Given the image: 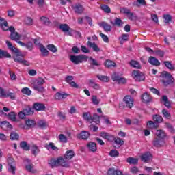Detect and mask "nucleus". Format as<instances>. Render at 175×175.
<instances>
[{"mask_svg":"<svg viewBox=\"0 0 175 175\" xmlns=\"http://www.w3.org/2000/svg\"><path fill=\"white\" fill-rule=\"evenodd\" d=\"M156 136L159 139H155L153 141V146L154 147H162V146H165V137H166V133L163 130H157Z\"/></svg>","mask_w":175,"mask_h":175,"instance_id":"1","label":"nucleus"},{"mask_svg":"<svg viewBox=\"0 0 175 175\" xmlns=\"http://www.w3.org/2000/svg\"><path fill=\"white\" fill-rule=\"evenodd\" d=\"M6 162L8 163V172H10V174L16 175L17 167L16 166V161L14 160L12 154H8L7 155Z\"/></svg>","mask_w":175,"mask_h":175,"instance_id":"2","label":"nucleus"},{"mask_svg":"<svg viewBox=\"0 0 175 175\" xmlns=\"http://www.w3.org/2000/svg\"><path fill=\"white\" fill-rule=\"evenodd\" d=\"M49 165L54 167V166H62V167H70L69 161H65L64 158L59 157L57 159H51L49 161Z\"/></svg>","mask_w":175,"mask_h":175,"instance_id":"3","label":"nucleus"},{"mask_svg":"<svg viewBox=\"0 0 175 175\" xmlns=\"http://www.w3.org/2000/svg\"><path fill=\"white\" fill-rule=\"evenodd\" d=\"M44 83H46L44 79L38 77L34 79L31 84L35 91H38V92H44V87H43V84H44Z\"/></svg>","mask_w":175,"mask_h":175,"instance_id":"4","label":"nucleus"},{"mask_svg":"<svg viewBox=\"0 0 175 175\" xmlns=\"http://www.w3.org/2000/svg\"><path fill=\"white\" fill-rule=\"evenodd\" d=\"M13 53V59L15 62L23 64V65H25V66H29V62L24 59V55L20 52V49H17V51H15Z\"/></svg>","mask_w":175,"mask_h":175,"instance_id":"5","label":"nucleus"},{"mask_svg":"<svg viewBox=\"0 0 175 175\" xmlns=\"http://www.w3.org/2000/svg\"><path fill=\"white\" fill-rule=\"evenodd\" d=\"M100 136L103 137V139L107 140V142L115 141L116 144H119L120 146H122V144H124V141H122L121 139L116 138L114 135H110L108 133H100Z\"/></svg>","mask_w":175,"mask_h":175,"instance_id":"6","label":"nucleus"},{"mask_svg":"<svg viewBox=\"0 0 175 175\" xmlns=\"http://www.w3.org/2000/svg\"><path fill=\"white\" fill-rule=\"evenodd\" d=\"M69 59L72 64L78 65V64H81L82 62H87L88 57L85 55H70Z\"/></svg>","mask_w":175,"mask_h":175,"instance_id":"7","label":"nucleus"},{"mask_svg":"<svg viewBox=\"0 0 175 175\" xmlns=\"http://www.w3.org/2000/svg\"><path fill=\"white\" fill-rule=\"evenodd\" d=\"M131 77L135 80V81H137L139 83L142 81H144L146 80V75L143 72L139 70H134L131 72Z\"/></svg>","mask_w":175,"mask_h":175,"instance_id":"8","label":"nucleus"},{"mask_svg":"<svg viewBox=\"0 0 175 175\" xmlns=\"http://www.w3.org/2000/svg\"><path fill=\"white\" fill-rule=\"evenodd\" d=\"M83 118L86 121H88L92 124V122H95L98 125V124H100V120H99V116L97 114H94L93 116V118L91 117V114L89 112H84L83 113Z\"/></svg>","mask_w":175,"mask_h":175,"instance_id":"9","label":"nucleus"},{"mask_svg":"<svg viewBox=\"0 0 175 175\" xmlns=\"http://www.w3.org/2000/svg\"><path fill=\"white\" fill-rule=\"evenodd\" d=\"M161 76L162 77H163V79H166L167 80V81L163 80V83L165 85H168V84H172V83H173L174 81L173 77H172V75L167 71H163L161 73Z\"/></svg>","mask_w":175,"mask_h":175,"instance_id":"10","label":"nucleus"},{"mask_svg":"<svg viewBox=\"0 0 175 175\" xmlns=\"http://www.w3.org/2000/svg\"><path fill=\"white\" fill-rule=\"evenodd\" d=\"M24 163L26 170L30 172V173H36V170L33 168V164H32L31 160L25 159L24 161Z\"/></svg>","mask_w":175,"mask_h":175,"instance_id":"11","label":"nucleus"},{"mask_svg":"<svg viewBox=\"0 0 175 175\" xmlns=\"http://www.w3.org/2000/svg\"><path fill=\"white\" fill-rule=\"evenodd\" d=\"M25 124L26 126L20 125V128H23V129H29V128H33L35 125H36V122L33 120L27 119L25 120Z\"/></svg>","mask_w":175,"mask_h":175,"instance_id":"12","label":"nucleus"},{"mask_svg":"<svg viewBox=\"0 0 175 175\" xmlns=\"http://www.w3.org/2000/svg\"><path fill=\"white\" fill-rule=\"evenodd\" d=\"M10 39H12V40H15V42H17L18 43V42H20V40H25V39H27V36L25 34L19 35L17 33H12L10 35Z\"/></svg>","mask_w":175,"mask_h":175,"instance_id":"13","label":"nucleus"},{"mask_svg":"<svg viewBox=\"0 0 175 175\" xmlns=\"http://www.w3.org/2000/svg\"><path fill=\"white\" fill-rule=\"evenodd\" d=\"M123 102H124L126 107L132 109L133 107V98L131 96H125L123 98Z\"/></svg>","mask_w":175,"mask_h":175,"instance_id":"14","label":"nucleus"},{"mask_svg":"<svg viewBox=\"0 0 175 175\" xmlns=\"http://www.w3.org/2000/svg\"><path fill=\"white\" fill-rule=\"evenodd\" d=\"M69 96V94L64 92H57L55 94V99L57 100H61L62 99H66Z\"/></svg>","mask_w":175,"mask_h":175,"instance_id":"15","label":"nucleus"},{"mask_svg":"<svg viewBox=\"0 0 175 175\" xmlns=\"http://www.w3.org/2000/svg\"><path fill=\"white\" fill-rule=\"evenodd\" d=\"M72 9L75 10V13H77L78 14H81V13L84 12V7L79 3L73 5Z\"/></svg>","mask_w":175,"mask_h":175,"instance_id":"16","label":"nucleus"},{"mask_svg":"<svg viewBox=\"0 0 175 175\" xmlns=\"http://www.w3.org/2000/svg\"><path fill=\"white\" fill-rule=\"evenodd\" d=\"M77 137L78 139H82L83 140H87L90 137V133L86 131L81 132L79 134H77Z\"/></svg>","mask_w":175,"mask_h":175,"instance_id":"17","label":"nucleus"},{"mask_svg":"<svg viewBox=\"0 0 175 175\" xmlns=\"http://www.w3.org/2000/svg\"><path fill=\"white\" fill-rule=\"evenodd\" d=\"M152 159V155L151 154V153L148 152L144 153L141 156V161H142L143 162H148V161H150Z\"/></svg>","mask_w":175,"mask_h":175,"instance_id":"18","label":"nucleus"},{"mask_svg":"<svg viewBox=\"0 0 175 175\" xmlns=\"http://www.w3.org/2000/svg\"><path fill=\"white\" fill-rule=\"evenodd\" d=\"M99 27L103 28L105 32H110L111 31V26L107 24L106 22H100L98 23Z\"/></svg>","mask_w":175,"mask_h":175,"instance_id":"19","label":"nucleus"},{"mask_svg":"<svg viewBox=\"0 0 175 175\" xmlns=\"http://www.w3.org/2000/svg\"><path fill=\"white\" fill-rule=\"evenodd\" d=\"M0 25L2 27L3 31H8L9 29V25L5 18L0 16Z\"/></svg>","mask_w":175,"mask_h":175,"instance_id":"20","label":"nucleus"},{"mask_svg":"<svg viewBox=\"0 0 175 175\" xmlns=\"http://www.w3.org/2000/svg\"><path fill=\"white\" fill-rule=\"evenodd\" d=\"M33 109L36 110L37 111H43L44 109H46V106L40 103H36L33 105Z\"/></svg>","mask_w":175,"mask_h":175,"instance_id":"21","label":"nucleus"},{"mask_svg":"<svg viewBox=\"0 0 175 175\" xmlns=\"http://www.w3.org/2000/svg\"><path fill=\"white\" fill-rule=\"evenodd\" d=\"M88 84L94 90H100V85H99L98 83H96L95 81L92 79H89Z\"/></svg>","mask_w":175,"mask_h":175,"instance_id":"22","label":"nucleus"},{"mask_svg":"<svg viewBox=\"0 0 175 175\" xmlns=\"http://www.w3.org/2000/svg\"><path fill=\"white\" fill-rule=\"evenodd\" d=\"M142 101L144 103H149L151 101V96L148 93H144L142 96Z\"/></svg>","mask_w":175,"mask_h":175,"instance_id":"23","label":"nucleus"},{"mask_svg":"<svg viewBox=\"0 0 175 175\" xmlns=\"http://www.w3.org/2000/svg\"><path fill=\"white\" fill-rule=\"evenodd\" d=\"M45 147L49 151H58V147L55 146V144L53 142H50L49 144H46Z\"/></svg>","mask_w":175,"mask_h":175,"instance_id":"24","label":"nucleus"},{"mask_svg":"<svg viewBox=\"0 0 175 175\" xmlns=\"http://www.w3.org/2000/svg\"><path fill=\"white\" fill-rule=\"evenodd\" d=\"M148 62L149 64H151V65H154L155 66H159V65H161V62H159V61L154 57H149Z\"/></svg>","mask_w":175,"mask_h":175,"instance_id":"25","label":"nucleus"},{"mask_svg":"<svg viewBox=\"0 0 175 175\" xmlns=\"http://www.w3.org/2000/svg\"><path fill=\"white\" fill-rule=\"evenodd\" d=\"M87 146L89 150H90L92 152H95L97 150L96 144H95L94 142H90L88 144Z\"/></svg>","mask_w":175,"mask_h":175,"instance_id":"26","label":"nucleus"},{"mask_svg":"<svg viewBox=\"0 0 175 175\" xmlns=\"http://www.w3.org/2000/svg\"><path fill=\"white\" fill-rule=\"evenodd\" d=\"M0 126L2 129H12V124L7 121L1 122Z\"/></svg>","mask_w":175,"mask_h":175,"instance_id":"27","label":"nucleus"},{"mask_svg":"<svg viewBox=\"0 0 175 175\" xmlns=\"http://www.w3.org/2000/svg\"><path fill=\"white\" fill-rule=\"evenodd\" d=\"M75 157V152L72 150H67L64 154L66 159H72Z\"/></svg>","mask_w":175,"mask_h":175,"instance_id":"28","label":"nucleus"},{"mask_svg":"<svg viewBox=\"0 0 175 175\" xmlns=\"http://www.w3.org/2000/svg\"><path fill=\"white\" fill-rule=\"evenodd\" d=\"M18 44H20V46H21L22 47H26V49H27V50H29V51L32 50L33 45H32L31 42H28V43L25 44L21 41H18Z\"/></svg>","mask_w":175,"mask_h":175,"instance_id":"29","label":"nucleus"},{"mask_svg":"<svg viewBox=\"0 0 175 175\" xmlns=\"http://www.w3.org/2000/svg\"><path fill=\"white\" fill-rule=\"evenodd\" d=\"M20 146L25 151H29L31 146L27 143V142L23 141L20 143Z\"/></svg>","mask_w":175,"mask_h":175,"instance_id":"30","label":"nucleus"},{"mask_svg":"<svg viewBox=\"0 0 175 175\" xmlns=\"http://www.w3.org/2000/svg\"><path fill=\"white\" fill-rule=\"evenodd\" d=\"M129 64H130L131 66H132V68H135L136 69H140L142 68L140 63H139L136 60H131L129 62Z\"/></svg>","mask_w":175,"mask_h":175,"instance_id":"31","label":"nucleus"},{"mask_svg":"<svg viewBox=\"0 0 175 175\" xmlns=\"http://www.w3.org/2000/svg\"><path fill=\"white\" fill-rule=\"evenodd\" d=\"M39 49L44 57H47V55H49V51L46 49V47H44L43 44H40Z\"/></svg>","mask_w":175,"mask_h":175,"instance_id":"32","label":"nucleus"},{"mask_svg":"<svg viewBox=\"0 0 175 175\" xmlns=\"http://www.w3.org/2000/svg\"><path fill=\"white\" fill-rule=\"evenodd\" d=\"M88 46H90V47L92 48L94 51H96V53L100 51V49H99V46H98V45H96V44L92 43L89 41L88 42Z\"/></svg>","mask_w":175,"mask_h":175,"instance_id":"33","label":"nucleus"},{"mask_svg":"<svg viewBox=\"0 0 175 175\" xmlns=\"http://www.w3.org/2000/svg\"><path fill=\"white\" fill-rule=\"evenodd\" d=\"M31 153L33 154V155H38V154H39V152H40V150L39 149V147L36 145H33L31 147Z\"/></svg>","mask_w":175,"mask_h":175,"instance_id":"34","label":"nucleus"},{"mask_svg":"<svg viewBox=\"0 0 175 175\" xmlns=\"http://www.w3.org/2000/svg\"><path fill=\"white\" fill-rule=\"evenodd\" d=\"M129 39V34H122V36L119 38L121 44H124V42H128Z\"/></svg>","mask_w":175,"mask_h":175,"instance_id":"35","label":"nucleus"},{"mask_svg":"<svg viewBox=\"0 0 175 175\" xmlns=\"http://www.w3.org/2000/svg\"><path fill=\"white\" fill-rule=\"evenodd\" d=\"M147 127L149 129H155V128H158V123L154 122L152 121H148L147 122Z\"/></svg>","mask_w":175,"mask_h":175,"instance_id":"36","label":"nucleus"},{"mask_svg":"<svg viewBox=\"0 0 175 175\" xmlns=\"http://www.w3.org/2000/svg\"><path fill=\"white\" fill-rule=\"evenodd\" d=\"M12 55L5 51L0 49V58H11Z\"/></svg>","mask_w":175,"mask_h":175,"instance_id":"37","label":"nucleus"},{"mask_svg":"<svg viewBox=\"0 0 175 175\" xmlns=\"http://www.w3.org/2000/svg\"><path fill=\"white\" fill-rule=\"evenodd\" d=\"M139 162V159L133 158V157H129L127 158V163L130 165H136Z\"/></svg>","mask_w":175,"mask_h":175,"instance_id":"38","label":"nucleus"},{"mask_svg":"<svg viewBox=\"0 0 175 175\" xmlns=\"http://www.w3.org/2000/svg\"><path fill=\"white\" fill-rule=\"evenodd\" d=\"M59 29L63 31V32H69L70 31V27H69V25L67 24H62L59 25Z\"/></svg>","mask_w":175,"mask_h":175,"instance_id":"39","label":"nucleus"},{"mask_svg":"<svg viewBox=\"0 0 175 175\" xmlns=\"http://www.w3.org/2000/svg\"><path fill=\"white\" fill-rule=\"evenodd\" d=\"M162 101L165 107H170V102H169V98H167V96H163Z\"/></svg>","mask_w":175,"mask_h":175,"instance_id":"40","label":"nucleus"},{"mask_svg":"<svg viewBox=\"0 0 175 175\" xmlns=\"http://www.w3.org/2000/svg\"><path fill=\"white\" fill-rule=\"evenodd\" d=\"M133 6H137V8H140L142 5H146L145 0H137L133 3Z\"/></svg>","mask_w":175,"mask_h":175,"instance_id":"41","label":"nucleus"},{"mask_svg":"<svg viewBox=\"0 0 175 175\" xmlns=\"http://www.w3.org/2000/svg\"><path fill=\"white\" fill-rule=\"evenodd\" d=\"M98 80H100V81H104L105 83H107L110 81V77L105 75H98L97 76Z\"/></svg>","mask_w":175,"mask_h":175,"instance_id":"42","label":"nucleus"},{"mask_svg":"<svg viewBox=\"0 0 175 175\" xmlns=\"http://www.w3.org/2000/svg\"><path fill=\"white\" fill-rule=\"evenodd\" d=\"M105 66L106 68H112V66L116 67V63L111 60H106Z\"/></svg>","mask_w":175,"mask_h":175,"instance_id":"43","label":"nucleus"},{"mask_svg":"<svg viewBox=\"0 0 175 175\" xmlns=\"http://www.w3.org/2000/svg\"><path fill=\"white\" fill-rule=\"evenodd\" d=\"M5 43L7 44L8 49H10L11 50V51H12V53H14V51H17V50H18V49H17L13 46L12 42H10L9 41H6Z\"/></svg>","mask_w":175,"mask_h":175,"instance_id":"44","label":"nucleus"},{"mask_svg":"<svg viewBox=\"0 0 175 175\" xmlns=\"http://www.w3.org/2000/svg\"><path fill=\"white\" fill-rule=\"evenodd\" d=\"M162 114L164 117V118H167V120H170L172 116L170 115V113H169V111L163 109L162 110Z\"/></svg>","mask_w":175,"mask_h":175,"instance_id":"45","label":"nucleus"},{"mask_svg":"<svg viewBox=\"0 0 175 175\" xmlns=\"http://www.w3.org/2000/svg\"><path fill=\"white\" fill-rule=\"evenodd\" d=\"M58 139L61 143H67L68 142V137L65 136L64 134H60L58 136Z\"/></svg>","mask_w":175,"mask_h":175,"instance_id":"46","label":"nucleus"},{"mask_svg":"<svg viewBox=\"0 0 175 175\" xmlns=\"http://www.w3.org/2000/svg\"><path fill=\"white\" fill-rule=\"evenodd\" d=\"M20 137V135L16 132L11 133L10 135V139L11 140H18V138Z\"/></svg>","mask_w":175,"mask_h":175,"instance_id":"47","label":"nucleus"},{"mask_svg":"<svg viewBox=\"0 0 175 175\" xmlns=\"http://www.w3.org/2000/svg\"><path fill=\"white\" fill-rule=\"evenodd\" d=\"M38 126H40V128H46L49 126V124H47L46 120H41L38 122Z\"/></svg>","mask_w":175,"mask_h":175,"instance_id":"48","label":"nucleus"},{"mask_svg":"<svg viewBox=\"0 0 175 175\" xmlns=\"http://www.w3.org/2000/svg\"><path fill=\"white\" fill-rule=\"evenodd\" d=\"M40 21H42L44 25H50V19L46 16H42L40 18Z\"/></svg>","mask_w":175,"mask_h":175,"instance_id":"49","label":"nucleus"},{"mask_svg":"<svg viewBox=\"0 0 175 175\" xmlns=\"http://www.w3.org/2000/svg\"><path fill=\"white\" fill-rule=\"evenodd\" d=\"M46 48L49 51H51L52 53H57V47L54 44H49L47 45Z\"/></svg>","mask_w":175,"mask_h":175,"instance_id":"50","label":"nucleus"},{"mask_svg":"<svg viewBox=\"0 0 175 175\" xmlns=\"http://www.w3.org/2000/svg\"><path fill=\"white\" fill-rule=\"evenodd\" d=\"M21 92L22 94H25V95H28L29 96L32 94V91H31V90H29L28 88H23L21 90Z\"/></svg>","mask_w":175,"mask_h":175,"instance_id":"51","label":"nucleus"},{"mask_svg":"<svg viewBox=\"0 0 175 175\" xmlns=\"http://www.w3.org/2000/svg\"><path fill=\"white\" fill-rule=\"evenodd\" d=\"M153 120L155 122H162L163 121V118L159 115L153 116Z\"/></svg>","mask_w":175,"mask_h":175,"instance_id":"52","label":"nucleus"},{"mask_svg":"<svg viewBox=\"0 0 175 175\" xmlns=\"http://www.w3.org/2000/svg\"><path fill=\"white\" fill-rule=\"evenodd\" d=\"M109 155H110V157L117 158V157H118V155H120V152H118V151L117 150H111L109 152Z\"/></svg>","mask_w":175,"mask_h":175,"instance_id":"53","label":"nucleus"},{"mask_svg":"<svg viewBox=\"0 0 175 175\" xmlns=\"http://www.w3.org/2000/svg\"><path fill=\"white\" fill-rule=\"evenodd\" d=\"M127 17H128L129 20H131L132 21L137 19V16H136V14H135L131 12L127 15Z\"/></svg>","mask_w":175,"mask_h":175,"instance_id":"54","label":"nucleus"},{"mask_svg":"<svg viewBox=\"0 0 175 175\" xmlns=\"http://www.w3.org/2000/svg\"><path fill=\"white\" fill-rule=\"evenodd\" d=\"M92 102L93 105H98L100 103V100H99L96 96H92Z\"/></svg>","mask_w":175,"mask_h":175,"instance_id":"55","label":"nucleus"},{"mask_svg":"<svg viewBox=\"0 0 175 175\" xmlns=\"http://www.w3.org/2000/svg\"><path fill=\"white\" fill-rule=\"evenodd\" d=\"M163 19H164V23L167 24L169 23L170 21H172V16H170V14L163 15Z\"/></svg>","mask_w":175,"mask_h":175,"instance_id":"56","label":"nucleus"},{"mask_svg":"<svg viewBox=\"0 0 175 175\" xmlns=\"http://www.w3.org/2000/svg\"><path fill=\"white\" fill-rule=\"evenodd\" d=\"M8 117L12 121H16L17 115L14 112H11L8 114Z\"/></svg>","mask_w":175,"mask_h":175,"instance_id":"57","label":"nucleus"},{"mask_svg":"<svg viewBox=\"0 0 175 175\" xmlns=\"http://www.w3.org/2000/svg\"><path fill=\"white\" fill-rule=\"evenodd\" d=\"M130 12H131V10H129V8H120V13H123L124 14H126V16H128Z\"/></svg>","mask_w":175,"mask_h":175,"instance_id":"58","label":"nucleus"},{"mask_svg":"<svg viewBox=\"0 0 175 175\" xmlns=\"http://www.w3.org/2000/svg\"><path fill=\"white\" fill-rule=\"evenodd\" d=\"M121 77H120V75H118V74L114 72L112 75H111V79L113 80V81H116V83H118V80L120 79Z\"/></svg>","mask_w":175,"mask_h":175,"instance_id":"59","label":"nucleus"},{"mask_svg":"<svg viewBox=\"0 0 175 175\" xmlns=\"http://www.w3.org/2000/svg\"><path fill=\"white\" fill-rule=\"evenodd\" d=\"M25 23L26 25H32V24H33V21H32V18L27 17L25 19Z\"/></svg>","mask_w":175,"mask_h":175,"instance_id":"60","label":"nucleus"},{"mask_svg":"<svg viewBox=\"0 0 175 175\" xmlns=\"http://www.w3.org/2000/svg\"><path fill=\"white\" fill-rule=\"evenodd\" d=\"M23 111L26 116H31V114H33V111H32V109L31 108H27L24 109Z\"/></svg>","mask_w":175,"mask_h":175,"instance_id":"61","label":"nucleus"},{"mask_svg":"<svg viewBox=\"0 0 175 175\" xmlns=\"http://www.w3.org/2000/svg\"><path fill=\"white\" fill-rule=\"evenodd\" d=\"M102 10L105 12V13H110V7L106 5H103L100 6Z\"/></svg>","mask_w":175,"mask_h":175,"instance_id":"62","label":"nucleus"},{"mask_svg":"<svg viewBox=\"0 0 175 175\" xmlns=\"http://www.w3.org/2000/svg\"><path fill=\"white\" fill-rule=\"evenodd\" d=\"M100 38H102L103 42H105V43H109V37H107V36L103 34V33H100Z\"/></svg>","mask_w":175,"mask_h":175,"instance_id":"63","label":"nucleus"},{"mask_svg":"<svg viewBox=\"0 0 175 175\" xmlns=\"http://www.w3.org/2000/svg\"><path fill=\"white\" fill-rule=\"evenodd\" d=\"M6 90L2 88H0V98H6Z\"/></svg>","mask_w":175,"mask_h":175,"instance_id":"64","label":"nucleus"}]
</instances>
